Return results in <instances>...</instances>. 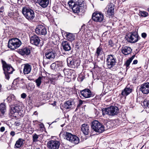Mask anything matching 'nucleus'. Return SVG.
I'll return each instance as SVG.
<instances>
[{
	"label": "nucleus",
	"mask_w": 149,
	"mask_h": 149,
	"mask_svg": "<svg viewBox=\"0 0 149 149\" xmlns=\"http://www.w3.org/2000/svg\"><path fill=\"white\" fill-rule=\"evenodd\" d=\"M64 138L74 144H77L79 142V139L76 136L70 133L65 132L63 135Z\"/></svg>",
	"instance_id": "39448f33"
},
{
	"label": "nucleus",
	"mask_w": 149,
	"mask_h": 149,
	"mask_svg": "<svg viewBox=\"0 0 149 149\" xmlns=\"http://www.w3.org/2000/svg\"><path fill=\"white\" fill-rule=\"evenodd\" d=\"M77 2L78 4H76L73 5L71 8L73 12L75 13H78L79 12L80 7H81L82 6V2L79 3L78 1Z\"/></svg>",
	"instance_id": "5701e85b"
},
{
	"label": "nucleus",
	"mask_w": 149,
	"mask_h": 149,
	"mask_svg": "<svg viewBox=\"0 0 149 149\" xmlns=\"http://www.w3.org/2000/svg\"><path fill=\"white\" fill-rule=\"evenodd\" d=\"M31 70V66L28 63L24 64L23 69V73L24 74H28L29 73Z\"/></svg>",
	"instance_id": "393cba45"
},
{
	"label": "nucleus",
	"mask_w": 149,
	"mask_h": 149,
	"mask_svg": "<svg viewBox=\"0 0 149 149\" xmlns=\"http://www.w3.org/2000/svg\"><path fill=\"white\" fill-rule=\"evenodd\" d=\"M147 10L148 11V12H149V8H148Z\"/></svg>",
	"instance_id": "052dcab7"
},
{
	"label": "nucleus",
	"mask_w": 149,
	"mask_h": 149,
	"mask_svg": "<svg viewBox=\"0 0 149 149\" xmlns=\"http://www.w3.org/2000/svg\"><path fill=\"white\" fill-rule=\"evenodd\" d=\"M1 123H0V125H1Z\"/></svg>",
	"instance_id": "338daca9"
},
{
	"label": "nucleus",
	"mask_w": 149,
	"mask_h": 149,
	"mask_svg": "<svg viewBox=\"0 0 149 149\" xmlns=\"http://www.w3.org/2000/svg\"><path fill=\"white\" fill-rule=\"evenodd\" d=\"M63 71L66 76V75H67V77L69 79H71L72 78V75L73 76L74 75V73L73 71L71 70H69L68 72H67L68 74H67L66 72L67 71H66V70H63Z\"/></svg>",
	"instance_id": "473e14b6"
},
{
	"label": "nucleus",
	"mask_w": 149,
	"mask_h": 149,
	"mask_svg": "<svg viewBox=\"0 0 149 149\" xmlns=\"http://www.w3.org/2000/svg\"><path fill=\"white\" fill-rule=\"evenodd\" d=\"M132 51L131 48L129 47L126 46L122 48L121 52L125 55H127L130 54Z\"/></svg>",
	"instance_id": "b1692460"
},
{
	"label": "nucleus",
	"mask_w": 149,
	"mask_h": 149,
	"mask_svg": "<svg viewBox=\"0 0 149 149\" xmlns=\"http://www.w3.org/2000/svg\"><path fill=\"white\" fill-rule=\"evenodd\" d=\"M43 77H39L35 81L36 83V85L37 87H39L40 86L42 82L41 80Z\"/></svg>",
	"instance_id": "e433bc0d"
},
{
	"label": "nucleus",
	"mask_w": 149,
	"mask_h": 149,
	"mask_svg": "<svg viewBox=\"0 0 149 149\" xmlns=\"http://www.w3.org/2000/svg\"><path fill=\"white\" fill-rule=\"evenodd\" d=\"M144 145L141 148H142L143 147H144Z\"/></svg>",
	"instance_id": "0e129e2a"
},
{
	"label": "nucleus",
	"mask_w": 149,
	"mask_h": 149,
	"mask_svg": "<svg viewBox=\"0 0 149 149\" xmlns=\"http://www.w3.org/2000/svg\"><path fill=\"white\" fill-rule=\"evenodd\" d=\"M67 61L68 66L73 68H77L80 63V61L79 60H75L73 59L72 57H70L68 58Z\"/></svg>",
	"instance_id": "6e6552de"
},
{
	"label": "nucleus",
	"mask_w": 149,
	"mask_h": 149,
	"mask_svg": "<svg viewBox=\"0 0 149 149\" xmlns=\"http://www.w3.org/2000/svg\"><path fill=\"white\" fill-rule=\"evenodd\" d=\"M26 95L25 93H23L21 95V97L22 98L24 99L26 98Z\"/></svg>",
	"instance_id": "de8ad7c7"
},
{
	"label": "nucleus",
	"mask_w": 149,
	"mask_h": 149,
	"mask_svg": "<svg viewBox=\"0 0 149 149\" xmlns=\"http://www.w3.org/2000/svg\"><path fill=\"white\" fill-rule=\"evenodd\" d=\"M6 110V106L4 103H2L0 105V111L2 114H3L5 112Z\"/></svg>",
	"instance_id": "c9c22d12"
},
{
	"label": "nucleus",
	"mask_w": 149,
	"mask_h": 149,
	"mask_svg": "<svg viewBox=\"0 0 149 149\" xmlns=\"http://www.w3.org/2000/svg\"><path fill=\"white\" fill-rule=\"evenodd\" d=\"M38 114V113L37 112V111H35L33 113V114L35 115H37Z\"/></svg>",
	"instance_id": "6e6d98bb"
},
{
	"label": "nucleus",
	"mask_w": 149,
	"mask_h": 149,
	"mask_svg": "<svg viewBox=\"0 0 149 149\" xmlns=\"http://www.w3.org/2000/svg\"><path fill=\"white\" fill-rule=\"evenodd\" d=\"M140 90L143 94H148L149 93V83L141 84L140 86Z\"/></svg>",
	"instance_id": "f3484780"
},
{
	"label": "nucleus",
	"mask_w": 149,
	"mask_h": 149,
	"mask_svg": "<svg viewBox=\"0 0 149 149\" xmlns=\"http://www.w3.org/2000/svg\"><path fill=\"white\" fill-rule=\"evenodd\" d=\"M15 99V96L13 95H10L7 98V101L9 102H12L13 101H14Z\"/></svg>",
	"instance_id": "58836bf2"
},
{
	"label": "nucleus",
	"mask_w": 149,
	"mask_h": 149,
	"mask_svg": "<svg viewBox=\"0 0 149 149\" xmlns=\"http://www.w3.org/2000/svg\"><path fill=\"white\" fill-rule=\"evenodd\" d=\"M132 91V89L128 88H125L121 93L122 95L125 96L129 95Z\"/></svg>",
	"instance_id": "7c9ffc66"
},
{
	"label": "nucleus",
	"mask_w": 149,
	"mask_h": 149,
	"mask_svg": "<svg viewBox=\"0 0 149 149\" xmlns=\"http://www.w3.org/2000/svg\"><path fill=\"white\" fill-rule=\"evenodd\" d=\"M1 86L0 84V92L1 91Z\"/></svg>",
	"instance_id": "13d9d810"
},
{
	"label": "nucleus",
	"mask_w": 149,
	"mask_h": 149,
	"mask_svg": "<svg viewBox=\"0 0 149 149\" xmlns=\"http://www.w3.org/2000/svg\"><path fill=\"white\" fill-rule=\"evenodd\" d=\"M74 103L72 99L67 101L64 104V108L66 109H72L74 105Z\"/></svg>",
	"instance_id": "4be33fe9"
},
{
	"label": "nucleus",
	"mask_w": 149,
	"mask_h": 149,
	"mask_svg": "<svg viewBox=\"0 0 149 149\" xmlns=\"http://www.w3.org/2000/svg\"><path fill=\"white\" fill-rule=\"evenodd\" d=\"M128 41L131 43L137 42L139 39V36L136 33H131L128 37Z\"/></svg>",
	"instance_id": "ddd939ff"
},
{
	"label": "nucleus",
	"mask_w": 149,
	"mask_h": 149,
	"mask_svg": "<svg viewBox=\"0 0 149 149\" xmlns=\"http://www.w3.org/2000/svg\"><path fill=\"white\" fill-rule=\"evenodd\" d=\"M42 96L43 100H48L49 98V97L47 96V95L46 94H42Z\"/></svg>",
	"instance_id": "c03bdc74"
},
{
	"label": "nucleus",
	"mask_w": 149,
	"mask_h": 149,
	"mask_svg": "<svg viewBox=\"0 0 149 149\" xmlns=\"http://www.w3.org/2000/svg\"><path fill=\"white\" fill-rule=\"evenodd\" d=\"M5 130V128L4 127H2L0 128V131L1 132H4Z\"/></svg>",
	"instance_id": "09e8293b"
},
{
	"label": "nucleus",
	"mask_w": 149,
	"mask_h": 149,
	"mask_svg": "<svg viewBox=\"0 0 149 149\" xmlns=\"http://www.w3.org/2000/svg\"><path fill=\"white\" fill-rule=\"evenodd\" d=\"M24 84V79L19 77L14 79L13 83V84L18 87H22Z\"/></svg>",
	"instance_id": "dca6fc26"
},
{
	"label": "nucleus",
	"mask_w": 149,
	"mask_h": 149,
	"mask_svg": "<svg viewBox=\"0 0 149 149\" xmlns=\"http://www.w3.org/2000/svg\"><path fill=\"white\" fill-rule=\"evenodd\" d=\"M36 33L40 35H45L47 34V30L45 27L43 25H38L35 29Z\"/></svg>",
	"instance_id": "f8f14e48"
},
{
	"label": "nucleus",
	"mask_w": 149,
	"mask_h": 149,
	"mask_svg": "<svg viewBox=\"0 0 149 149\" xmlns=\"http://www.w3.org/2000/svg\"><path fill=\"white\" fill-rule=\"evenodd\" d=\"M116 63V59L111 55L107 56V64L108 68L112 69L115 65Z\"/></svg>",
	"instance_id": "1a4fd4ad"
},
{
	"label": "nucleus",
	"mask_w": 149,
	"mask_h": 149,
	"mask_svg": "<svg viewBox=\"0 0 149 149\" xmlns=\"http://www.w3.org/2000/svg\"><path fill=\"white\" fill-rule=\"evenodd\" d=\"M80 94L85 98L91 97L92 95L91 91L88 89L87 88L82 90L80 91Z\"/></svg>",
	"instance_id": "aec40b11"
},
{
	"label": "nucleus",
	"mask_w": 149,
	"mask_h": 149,
	"mask_svg": "<svg viewBox=\"0 0 149 149\" xmlns=\"http://www.w3.org/2000/svg\"><path fill=\"white\" fill-rule=\"evenodd\" d=\"M78 1L79 2V3H80V2H82V3H82V2L83 1L82 0V1H80V0H77V2H76V4H78V3H78L77 2H78Z\"/></svg>",
	"instance_id": "4d7b16f0"
},
{
	"label": "nucleus",
	"mask_w": 149,
	"mask_h": 149,
	"mask_svg": "<svg viewBox=\"0 0 149 149\" xmlns=\"http://www.w3.org/2000/svg\"><path fill=\"white\" fill-rule=\"evenodd\" d=\"M109 44L110 46L112 47H113L114 45V43L111 40H109Z\"/></svg>",
	"instance_id": "a18cd8bd"
},
{
	"label": "nucleus",
	"mask_w": 149,
	"mask_h": 149,
	"mask_svg": "<svg viewBox=\"0 0 149 149\" xmlns=\"http://www.w3.org/2000/svg\"><path fill=\"white\" fill-rule=\"evenodd\" d=\"M91 127L93 131L99 133H102L105 130L104 126L97 120L92 122Z\"/></svg>",
	"instance_id": "7ed1b4c3"
},
{
	"label": "nucleus",
	"mask_w": 149,
	"mask_h": 149,
	"mask_svg": "<svg viewBox=\"0 0 149 149\" xmlns=\"http://www.w3.org/2000/svg\"><path fill=\"white\" fill-rule=\"evenodd\" d=\"M81 130L85 135H88L89 132L88 125L86 124H83L81 127Z\"/></svg>",
	"instance_id": "a878e982"
},
{
	"label": "nucleus",
	"mask_w": 149,
	"mask_h": 149,
	"mask_svg": "<svg viewBox=\"0 0 149 149\" xmlns=\"http://www.w3.org/2000/svg\"><path fill=\"white\" fill-rule=\"evenodd\" d=\"M92 18L94 21L100 22L104 19V15L101 13H94L92 15Z\"/></svg>",
	"instance_id": "4468645a"
},
{
	"label": "nucleus",
	"mask_w": 149,
	"mask_h": 149,
	"mask_svg": "<svg viewBox=\"0 0 149 149\" xmlns=\"http://www.w3.org/2000/svg\"><path fill=\"white\" fill-rule=\"evenodd\" d=\"M36 149H39V148H36Z\"/></svg>",
	"instance_id": "69168bd1"
},
{
	"label": "nucleus",
	"mask_w": 149,
	"mask_h": 149,
	"mask_svg": "<svg viewBox=\"0 0 149 149\" xmlns=\"http://www.w3.org/2000/svg\"><path fill=\"white\" fill-rule=\"evenodd\" d=\"M39 4L43 8L47 7L49 2V0H38Z\"/></svg>",
	"instance_id": "c85d7f7f"
},
{
	"label": "nucleus",
	"mask_w": 149,
	"mask_h": 149,
	"mask_svg": "<svg viewBox=\"0 0 149 149\" xmlns=\"http://www.w3.org/2000/svg\"><path fill=\"white\" fill-rule=\"evenodd\" d=\"M19 53L22 55L29 54L30 52V50L28 48H25L19 51Z\"/></svg>",
	"instance_id": "c756f323"
},
{
	"label": "nucleus",
	"mask_w": 149,
	"mask_h": 149,
	"mask_svg": "<svg viewBox=\"0 0 149 149\" xmlns=\"http://www.w3.org/2000/svg\"><path fill=\"white\" fill-rule=\"evenodd\" d=\"M102 49L101 47H99L97 48L95 55L97 56V58H98L100 56L102 55Z\"/></svg>",
	"instance_id": "72a5a7b5"
},
{
	"label": "nucleus",
	"mask_w": 149,
	"mask_h": 149,
	"mask_svg": "<svg viewBox=\"0 0 149 149\" xmlns=\"http://www.w3.org/2000/svg\"><path fill=\"white\" fill-rule=\"evenodd\" d=\"M68 4L69 7L71 8H72L73 5L76 4L72 0L69 1L68 3Z\"/></svg>",
	"instance_id": "a19ab883"
},
{
	"label": "nucleus",
	"mask_w": 149,
	"mask_h": 149,
	"mask_svg": "<svg viewBox=\"0 0 149 149\" xmlns=\"http://www.w3.org/2000/svg\"><path fill=\"white\" fill-rule=\"evenodd\" d=\"M148 13L146 12L143 11L141 12V15L142 16L146 17L148 15Z\"/></svg>",
	"instance_id": "79ce46f5"
},
{
	"label": "nucleus",
	"mask_w": 149,
	"mask_h": 149,
	"mask_svg": "<svg viewBox=\"0 0 149 149\" xmlns=\"http://www.w3.org/2000/svg\"><path fill=\"white\" fill-rule=\"evenodd\" d=\"M22 111V107L18 105L12 106L10 111V113L12 114L16 113H21Z\"/></svg>",
	"instance_id": "6ab92c4d"
},
{
	"label": "nucleus",
	"mask_w": 149,
	"mask_h": 149,
	"mask_svg": "<svg viewBox=\"0 0 149 149\" xmlns=\"http://www.w3.org/2000/svg\"><path fill=\"white\" fill-rule=\"evenodd\" d=\"M10 135L12 136H14L15 135V132L14 131H11L10 133Z\"/></svg>",
	"instance_id": "603ef678"
},
{
	"label": "nucleus",
	"mask_w": 149,
	"mask_h": 149,
	"mask_svg": "<svg viewBox=\"0 0 149 149\" xmlns=\"http://www.w3.org/2000/svg\"><path fill=\"white\" fill-rule=\"evenodd\" d=\"M21 44L22 42L19 39L12 38L9 40L8 46L9 48L14 50L19 47Z\"/></svg>",
	"instance_id": "f03ea898"
},
{
	"label": "nucleus",
	"mask_w": 149,
	"mask_h": 149,
	"mask_svg": "<svg viewBox=\"0 0 149 149\" xmlns=\"http://www.w3.org/2000/svg\"><path fill=\"white\" fill-rule=\"evenodd\" d=\"M126 0H122V1H125Z\"/></svg>",
	"instance_id": "e2e57ef3"
},
{
	"label": "nucleus",
	"mask_w": 149,
	"mask_h": 149,
	"mask_svg": "<svg viewBox=\"0 0 149 149\" xmlns=\"http://www.w3.org/2000/svg\"><path fill=\"white\" fill-rule=\"evenodd\" d=\"M135 56V55H133L128 60H127V61L125 63L124 65L125 66L127 70L129 68V65L130 64L132 61V60L134 58Z\"/></svg>",
	"instance_id": "2f4dec72"
},
{
	"label": "nucleus",
	"mask_w": 149,
	"mask_h": 149,
	"mask_svg": "<svg viewBox=\"0 0 149 149\" xmlns=\"http://www.w3.org/2000/svg\"><path fill=\"white\" fill-rule=\"evenodd\" d=\"M7 131H6V132H5L4 134H6V133H7Z\"/></svg>",
	"instance_id": "680f3d73"
},
{
	"label": "nucleus",
	"mask_w": 149,
	"mask_h": 149,
	"mask_svg": "<svg viewBox=\"0 0 149 149\" xmlns=\"http://www.w3.org/2000/svg\"><path fill=\"white\" fill-rule=\"evenodd\" d=\"M33 142H36L38 141V135L34 134H33Z\"/></svg>",
	"instance_id": "ea45409f"
},
{
	"label": "nucleus",
	"mask_w": 149,
	"mask_h": 149,
	"mask_svg": "<svg viewBox=\"0 0 149 149\" xmlns=\"http://www.w3.org/2000/svg\"><path fill=\"white\" fill-rule=\"evenodd\" d=\"M65 34V37L68 40L72 41L75 40L76 36L74 34L67 32Z\"/></svg>",
	"instance_id": "bb28decb"
},
{
	"label": "nucleus",
	"mask_w": 149,
	"mask_h": 149,
	"mask_svg": "<svg viewBox=\"0 0 149 149\" xmlns=\"http://www.w3.org/2000/svg\"><path fill=\"white\" fill-rule=\"evenodd\" d=\"M143 103L145 106L149 108V100L147 101L145 100L143 102Z\"/></svg>",
	"instance_id": "37998d69"
},
{
	"label": "nucleus",
	"mask_w": 149,
	"mask_h": 149,
	"mask_svg": "<svg viewBox=\"0 0 149 149\" xmlns=\"http://www.w3.org/2000/svg\"><path fill=\"white\" fill-rule=\"evenodd\" d=\"M1 0H0V2H1Z\"/></svg>",
	"instance_id": "774afa93"
},
{
	"label": "nucleus",
	"mask_w": 149,
	"mask_h": 149,
	"mask_svg": "<svg viewBox=\"0 0 149 149\" xmlns=\"http://www.w3.org/2000/svg\"><path fill=\"white\" fill-rule=\"evenodd\" d=\"M107 14L108 16H110L114 15V5L110 3L107 6Z\"/></svg>",
	"instance_id": "a211bd4d"
},
{
	"label": "nucleus",
	"mask_w": 149,
	"mask_h": 149,
	"mask_svg": "<svg viewBox=\"0 0 149 149\" xmlns=\"http://www.w3.org/2000/svg\"><path fill=\"white\" fill-rule=\"evenodd\" d=\"M83 103V101L82 100H80L79 101V104L78 105V106H81L82 104Z\"/></svg>",
	"instance_id": "8fccbe9b"
},
{
	"label": "nucleus",
	"mask_w": 149,
	"mask_h": 149,
	"mask_svg": "<svg viewBox=\"0 0 149 149\" xmlns=\"http://www.w3.org/2000/svg\"><path fill=\"white\" fill-rule=\"evenodd\" d=\"M60 145L59 141L56 140H51L47 143V147L49 149H58Z\"/></svg>",
	"instance_id": "9d476101"
},
{
	"label": "nucleus",
	"mask_w": 149,
	"mask_h": 149,
	"mask_svg": "<svg viewBox=\"0 0 149 149\" xmlns=\"http://www.w3.org/2000/svg\"><path fill=\"white\" fill-rule=\"evenodd\" d=\"M45 56L46 58L50 60L54 59L55 57V53L52 51L51 50H47L45 54Z\"/></svg>",
	"instance_id": "412c9836"
},
{
	"label": "nucleus",
	"mask_w": 149,
	"mask_h": 149,
	"mask_svg": "<svg viewBox=\"0 0 149 149\" xmlns=\"http://www.w3.org/2000/svg\"><path fill=\"white\" fill-rule=\"evenodd\" d=\"M64 138L74 144H77L79 142V139L76 136L70 133L65 132L63 135Z\"/></svg>",
	"instance_id": "20e7f679"
},
{
	"label": "nucleus",
	"mask_w": 149,
	"mask_h": 149,
	"mask_svg": "<svg viewBox=\"0 0 149 149\" xmlns=\"http://www.w3.org/2000/svg\"><path fill=\"white\" fill-rule=\"evenodd\" d=\"M147 36V34L145 33H143L141 34V36L143 38H145Z\"/></svg>",
	"instance_id": "49530a36"
},
{
	"label": "nucleus",
	"mask_w": 149,
	"mask_h": 149,
	"mask_svg": "<svg viewBox=\"0 0 149 149\" xmlns=\"http://www.w3.org/2000/svg\"><path fill=\"white\" fill-rule=\"evenodd\" d=\"M62 45L65 51H69L71 50V47L68 42L67 41H63L62 42Z\"/></svg>",
	"instance_id": "cd10ccee"
},
{
	"label": "nucleus",
	"mask_w": 149,
	"mask_h": 149,
	"mask_svg": "<svg viewBox=\"0 0 149 149\" xmlns=\"http://www.w3.org/2000/svg\"><path fill=\"white\" fill-rule=\"evenodd\" d=\"M118 107L113 106H111L107 108L102 109L103 114H107L111 116L117 115L118 113Z\"/></svg>",
	"instance_id": "423d86ee"
},
{
	"label": "nucleus",
	"mask_w": 149,
	"mask_h": 149,
	"mask_svg": "<svg viewBox=\"0 0 149 149\" xmlns=\"http://www.w3.org/2000/svg\"><path fill=\"white\" fill-rule=\"evenodd\" d=\"M30 38L31 44L36 46H38L40 42V40L38 36L35 34L30 36Z\"/></svg>",
	"instance_id": "2eb2a0df"
},
{
	"label": "nucleus",
	"mask_w": 149,
	"mask_h": 149,
	"mask_svg": "<svg viewBox=\"0 0 149 149\" xmlns=\"http://www.w3.org/2000/svg\"><path fill=\"white\" fill-rule=\"evenodd\" d=\"M24 140L22 139H19L16 142L15 146L16 148H19L23 144Z\"/></svg>",
	"instance_id": "f704fd0d"
},
{
	"label": "nucleus",
	"mask_w": 149,
	"mask_h": 149,
	"mask_svg": "<svg viewBox=\"0 0 149 149\" xmlns=\"http://www.w3.org/2000/svg\"><path fill=\"white\" fill-rule=\"evenodd\" d=\"M1 63L5 77L8 80L10 78L9 74L13 73L14 69L11 65L7 63L5 61L2 60Z\"/></svg>",
	"instance_id": "f257e3e1"
},
{
	"label": "nucleus",
	"mask_w": 149,
	"mask_h": 149,
	"mask_svg": "<svg viewBox=\"0 0 149 149\" xmlns=\"http://www.w3.org/2000/svg\"><path fill=\"white\" fill-rule=\"evenodd\" d=\"M57 76L58 77H62V76H61V75H58Z\"/></svg>",
	"instance_id": "bf43d9fd"
},
{
	"label": "nucleus",
	"mask_w": 149,
	"mask_h": 149,
	"mask_svg": "<svg viewBox=\"0 0 149 149\" xmlns=\"http://www.w3.org/2000/svg\"><path fill=\"white\" fill-rule=\"evenodd\" d=\"M57 79V78L56 76L53 75L52 78L50 79V81L52 84L55 85L56 84V81Z\"/></svg>",
	"instance_id": "4c0bfd02"
},
{
	"label": "nucleus",
	"mask_w": 149,
	"mask_h": 149,
	"mask_svg": "<svg viewBox=\"0 0 149 149\" xmlns=\"http://www.w3.org/2000/svg\"><path fill=\"white\" fill-rule=\"evenodd\" d=\"M4 11V7L2 6L0 8V12H3Z\"/></svg>",
	"instance_id": "3c124183"
},
{
	"label": "nucleus",
	"mask_w": 149,
	"mask_h": 149,
	"mask_svg": "<svg viewBox=\"0 0 149 149\" xmlns=\"http://www.w3.org/2000/svg\"><path fill=\"white\" fill-rule=\"evenodd\" d=\"M63 67V63L61 61H56L52 63L50 66L52 69L56 71L62 70Z\"/></svg>",
	"instance_id": "9b49d317"
},
{
	"label": "nucleus",
	"mask_w": 149,
	"mask_h": 149,
	"mask_svg": "<svg viewBox=\"0 0 149 149\" xmlns=\"http://www.w3.org/2000/svg\"><path fill=\"white\" fill-rule=\"evenodd\" d=\"M22 11L24 16L28 20H32L34 18V13L32 9L24 7L22 8Z\"/></svg>",
	"instance_id": "0eeeda50"
},
{
	"label": "nucleus",
	"mask_w": 149,
	"mask_h": 149,
	"mask_svg": "<svg viewBox=\"0 0 149 149\" xmlns=\"http://www.w3.org/2000/svg\"><path fill=\"white\" fill-rule=\"evenodd\" d=\"M8 16H9L10 17H13V15L10 13H9L8 14Z\"/></svg>",
	"instance_id": "5fc2aeb1"
},
{
	"label": "nucleus",
	"mask_w": 149,
	"mask_h": 149,
	"mask_svg": "<svg viewBox=\"0 0 149 149\" xmlns=\"http://www.w3.org/2000/svg\"><path fill=\"white\" fill-rule=\"evenodd\" d=\"M138 63V61L136 60H134L133 62V64H136Z\"/></svg>",
	"instance_id": "864d4df0"
}]
</instances>
